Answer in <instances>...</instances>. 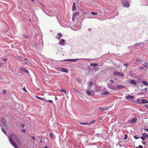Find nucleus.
Wrapping results in <instances>:
<instances>
[{"label":"nucleus","instance_id":"nucleus-1","mask_svg":"<svg viewBox=\"0 0 148 148\" xmlns=\"http://www.w3.org/2000/svg\"><path fill=\"white\" fill-rule=\"evenodd\" d=\"M8 138L10 143L15 148H19L18 145L16 144L14 140L12 139V138L18 143H20V140L18 137L14 133H12L10 136H8Z\"/></svg>","mask_w":148,"mask_h":148},{"label":"nucleus","instance_id":"nucleus-2","mask_svg":"<svg viewBox=\"0 0 148 148\" xmlns=\"http://www.w3.org/2000/svg\"><path fill=\"white\" fill-rule=\"evenodd\" d=\"M122 3L123 5L126 8H128L130 6L128 0H122Z\"/></svg>","mask_w":148,"mask_h":148},{"label":"nucleus","instance_id":"nucleus-3","mask_svg":"<svg viewBox=\"0 0 148 148\" xmlns=\"http://www.w3.org/2000/svg\"><path fill=\"white\" fill-rule=\"evenodd\" d=\"M108 87L110 89L113 90H116V88H115V86H113V85L109 83L107 85Z\"/></svg>","mask_w":148,"mask_h":148},{"label":"nucleus","instance_id":"nucleus-4","mask_svg":"<svg viewBox=\"0 0 148 148\" xmlns=\"http://www.w3.org/2000/svg\"><path fill=\"white\" fill-rule=\"evenodd\" d=\"M80 60H81V59H79ZM79 60V59H65L64 60V61H68L69 62H75L78 60Z\"/></svg>","mask_w":148,"mask_h":148},{"label":"nucleus","instance_id":"nucleus-5","mask_svg":"<svg viewBox=\"0 0 148 148\" xmlns=\"http://www.w3.org/2000/svg\"><path fill=\"white\" fill-rule=\"evenodd\" d=\"M113 73L114 74H115L116 75H119L123 77H124V75L122 73L119 72L114 71L113 72Z\"/></svg>","mask_w":148,"mask_h":148},{"label":"nucleus","instance_id":"nucleus-6","mask_svg":"<svg viewBox=\"0 0 148 148\" xmlns=\"http://www.w3.org/2000/svg\"><path fill=\"white\" fill-rule=\"evenodd\" d=\"M60 71L61 72H64L65 73H68L69 70L66 68H62L61 69Z\"/></svg>","mask_w":148,"mask_h":148},{"label":"nucleus","instance_id":"nucleus-7","mask_svg":"<svg viewBox=\"0 0 148 148\" xmlns=\"http://www.w3.org/2000/svg\"><path fill=\"white\" fill-rule=\"evenodd\" d=\"M125 98L127 99H134V97L133 96L129 95L128 96H125Z\"/></svg>","mask_w":148,"mask_h":148},{"label":"nucleus","instance_id":"nucleus-8","mask_svg":"<svg viewBox=\"0 0 148 148\" xmlns=\"http://www.w3.org/2000/svg\"><path fill=\"white\" fill-rule=\"evenodd\" d=\"M99 109L102 110H106L108 109V107H99Z\"/></svg>","mask_w":148,"mask_h":148},{"label":"nucleus","instance_id":"nucleus-9","mask_svg":"<svg viewBox=\"0 0 148 148\" xmlns=\"http://www.w3.org/2000/svg\"><path fill=\"white\" fill-rule=\"evenodd\" d=\"M137 119L135 118H133L132 119V120H131L130 121H129V122L131 123H134L136 122L137 121Z\"/></svg>","mask_w":148,"mask_h":148},{"label":"nucleus","instance_id":"nucleus-10","mask_svg":"<svg viewBox=\"0 0 148 148\" xmlns=\"http://www.w3.org/2000/svg\"><path fill=\"white\" fill-rule=\"evenodd\" d=\"M86 93L88 95L92 96L93 95V94L89 90H87L86 91Z\"/></svg>","mask_w":148,"mask_h":148},{"label":"nucleus","instance_id":"nucleus-11","mask_svg":"<svg viewBox=\"0 0 148 148\" xmlns=\"http://www.w3.org/2000/svg\"><path fill=\"white\" fill-rule=\"evenodd\" d=\"M130 83L134 85H136V83L134 80H132L130 81Z\"/></svg>","mask_w":148,"mask_h":148},{"label":"nucleus","instance_id":"nucleus-12","mask_svg":"<svg viewBox=\"0 0 148 148\" xmlns=\"http://www.w3.org/2000/svg\"><path fill=\"white\" fill-rule=\"evenodd\" d=\"M65 41V40L64 39H62L61 40L59 41V43L60 45H63V43Z\"/></svg>","mask_w":148,"mask_h":148},{"label":"nucleus","instance_id":"nucleus-13","mask_svg":"<svg viewBox=\"0 0 148 148\" xmlns=\"http://www.w3.org/2000/svg\"><path fill=\"white\" fill-rule=\"evenodd\" d=\"M21 70L24 71L25 73H29V71H28V70L24 68H21Z\"/></svg>","mask_w":148,"mask_h":148},{"label":"nucleus","instance_id":"nucleus-14","mask_svg":"<svg viewBox=\"0 0 148 148\" xmlns=\"http://www.w3.org/2000/svg\"><path fill=\"white\" fill-rule=\"evenodd\" d=\"M1 121L3 124L4 125H5V121L4 118L2 117L1 118Z\"/></svg>","mask_w":148,"mask_h":148},{"label":"nucleus","instance_id":"nucleus-15","mask_svg":"<svg viewBox=\"0 0 148 148\" xmlns=\"http://www.w3.org/2000/svg\"><path fill=\"white\" fill-rule=\"evenodd\" d=\"M142 82L143 85L146 86H148V83L146 81H142Z\"/></svg>","mask_w":148,"mask_h":148},{"label":"nucleus","instance_id":"nucleus-16","mask_svg":"<svg viewBox=\"0 0 148 148\" xmlns=\"http://www.w3.org/2000/svg\"><path fill=\"white\" fill-rule=\"evenodd\" d=\"M79 13L78 12H75L73 13V15L74 16H77L79 14Z\"/></svg>","mask_w":148,"mask_h":148},{"label":"nucleus","instance_id":"nucleus-17","mask_svg":"<svg viewBox=\"0 0 148 148\" xmlns=\"http://www.w3.org/2000/svg\"><path fill=\"white\" fill-rule=\"evenodd\" d=\"M98 64L97 63H91L90 64V65L92 66H97Z\"/></svg>","mask_w":148,"mask_h":148},{"label":"nucleus","instance_id":"nucleus-18","mask_svg":"<svg viewBox=\"0 0 148 148\" xmlns=\"http://www.w3.org/2000/svg\"><path fill=\"white\" fill-rule=\"evenodd\" d=\"M142 101V103H148V101L147 100L145 99H143Z\"/></svg>","mask_w":148,"mask_h":148},{"label":"nucleus","instance_id":"nucleus-19","mask_svg":"<svg viewBox=\"0 0 148 148\" xmlns=\"http://www.w3.org/2000/svg\"><path fill=\"white\" fill-rule=\"evenodd\" d=\"M109 94V92H108L107 91H104L103 92V93L102 94V95H107Z\"/></svg>","mask_w":148,"mask_h":148},{"label":"nucleus","instance_id":"nucleus-20","mask_svg":"<svg viewBox=\"0 0 148 148\" xmlns=\"http://www.w3.org/2000/svg\"><path fill=\"white\" fill-rule=\"evenodd\" d=\"M93 84V83L92 82H90L88 83V85L90 86V87L91 88L92 87V86Z\"/></svg>","mask_w":148,"mask_h":148},{"label":"nucleus","instance_id":"nucleus-21","mask_svg":"<svg viewBox=\"0 0 148 148\" xmlns=\"http://www.w3.org/2000/svg\"><path fill=\"white\" fill-rule=\"evenodd\" d=\"M142 135L143 136H144L145 138H148V135L147 134L143 133L142 134Z\"/></svg>","mask_w":148,"mask_h":148},{"label":"nucleus","instance_id":"nucleus-22","mask_svg":"<svg viewBox=\"0 0 148 148\" xmlns=\"http://www.w3.org/2000/svg\"><path fill=\"white\" fill-rule=\"evenodd\" d=\"M82 125H88L90 124V123H80Z\"/></svg>","mask_w":148,"mask_h":148},{"label":"nucleus","instance_id":"nucleus-23","mask_svg":"<svg viewBox=\"0 0 148 148\" xmlns=\"http://www.w3.org/2000/svg\"><path fill=\"white\" fill-rule=\"evenodd\" d=\"M1 130L6 135H7V132H6V131L2 127H1Z\"/></svg>","mask_w":148,"mask_h":148},{"label":"nucleus","instance_id":"nucleus-24","mask_svg":"<svg viewBox=\"0 0 148 148\" xmlns=\"http://www.w3.org/2000/svg\"><path fill=\"white\" fill-rule=\"evenodd\" d=\"M60 91L62 92H63L65 93L66 94V91L64 89H62L61 90H60Z\"/></svg>","mask_w":148,"mask_h":148},{"label":"nucleus","instance_id":"nucleus-25","mask_svg":"<svg viewBox=\"0 0 148 148\" xmlns=\"http://www.w3.org/2000/svg\"><path fill=\"white\" fill-rule=\"evenodd\" d=\"M143 66L147 68L148 66V63L145 62L143 64Z\"/></svg>","mask_w":148,"mask_h":148},{"label":"nucleus","instance_id":"nucleus-26","mask_svg":"<svg viewBox=\"0 0 148 148\" xmlns=\"http://www.w3.org/2000/svg\"><path fill=\"white\" fill-rule=\"evenodd\" d=\"M143 44V43L142 42H138V43H136L135 44V45H137V46H139Z\"/></svg>","mask_w":148,"mask_h":148},{"label":"nucleus","instance_id":"nucleus-27","mask_svg":"<svg viewBox=\"0 0 148 148\" xmlns=\"http://www.w3.org/2000/svg\"><path fill=\"white\" fill-rule=\"evenodd\" d=\"M136 101L138 104H140L141 103V100L140 99H137Z\"/></svg>","mask_w":148,"mask_h":148},{"label":"nucleus","instance_id":"nucleus-28","mask_svg":"<svg viewBox=\"0 0 148 148\" xmlns=\"http://www.w3.org/2000/svg\"><path fill=\"white\" fill-rule=\"evenodd\" d=\"M123 87V86L122 85H118L117 86V88L119 89H121Z\"/></svg>","mask_w":148,"mask_h":148},{"label":"nucleus","instance_id":"nucleus-29","mask_svg":"<svg viewBox=\"0 0 148 148\" xmlns=\"http://www.w3.org/2000/svg\"><path fill=\"white\" fill-rule=\"evenodd\" d=\"M76 6H75L74 3L73 4V8H72V9L73 10H75V9H76Z\"/></svg>","mask_w":148,"mask_h":148},{"label":"nucleus","instance_id":"nucleus-30","mask_svg":"<svg viewBox=\"0 0 148 148\" xmlns=\"http://www.w3.org/2000/svg\"><path fill=\"white\" fill-rule=\"evenodd\" d=\"M58 35L60 37H62V34L60 33H58Z\"/></svg>","mask_w":148,"mask_h":148},{"label":"nucleus","instance_id":"nucleus-31","mask_svg":"<svg viewBox=\"0 0 148 148\" xmlns=\"http://www.w3.org/2000/svg\"><path fill=\"white\" fill-rule=\"evenodd\" d=\"M23 38H28V36H25V35H23Z\"/></svg>","mask_w":148,"mask_h":148},{"label":"nucleus","instance_id":"nucleus-32","mask_svg":"<svg viewBox=\"0 0 148 148\" xmlns=\"http://www.w3.org/2000/svg\"><path fill=\"white\" fill-rule=\"evenodd\" d=\"M75 16L73 15L72 19L73 21H74V20L75 19Z\"/></svg>","mask_w":148,"mask_h":148},{"label":"nucleus","instance_id":"nucleus-33","mask_svg":"<svg viewBox=\"0 0 148 148\" xmlns=\"http://www.w3.org/2000/svg\"><path fill=\"white\" fill-rule=\"evenodd\" d=\"M127 134H125V137L124 138V140H126L127 138Z\"/></svg>","mask_w":148,"mask_h":148},{"label":"nucleus","instance_id":"nucleus-34","mask_svg":"<svg viewBox=\"0 0 148 148\" xmlns=\"http://www.w3.org/2000/svg\"><path fill=\"white\" fill-rule=\"evenodd\" d=\"M36 98H38L40 100H42L43 99V98L38 96H36Z\"/></svg>","mask_w":148,"mask_h":148},{"label":"nucleus","instance_id":"nucleus-35","mask_svg":"<svg viewBox=\"0 0 148 148\" xmlns=\"http://www.w3.org/2000/svg\"><path fill=\"white\" fill-rule=\"evenodd\" d=\"M49 136L51 137H53V134L51 133L50 134H49Z\"/></svg>","mask_w":148,"mask_h":148},{"label":"nucleus","instance_id":"nucleus-36","mask_svg":"<svg viewBox=\"0 0 148 148\" xmlns=\"http://www.w3.org/2000/svg\"><path fill=\"white\" fill-rule=\"evenodd\" d=\"M91 14L92 15H97V13L94 12H92L91 13Z\"/></svg>","mask_w":148,"mask_h":148},{"label":"nucleus","instance_id":"nucleus-37","mask_svg":"<svg viewBox=\"0 0 148 148\" xmlns=\"http://www.w3.org/2000/svg\"><path fill=\"white\" fill-rule=\"evenodd\" d=\"M141 139H142L143 140H145V137L143 136H141L140 137Z\"/></svg>","mask_w":148,"mask_h":148},{"label":"nucleus","instance_id":"nucleus-38","mask_svg":"<svg viewBox=\"0 0 148 148\" xmlns=\"http://www.w3.org/2000/svg\"><path fill=\"white\" fill-rule=\"evenodd\" d=\"M134 137L136 139H138L139 138V137H138V136H134Z\"/></svg>","mask_w":148,"mask_h":148},{"label":"nucleus","instance_id":"nucleus-39","mask_svg":"<svg viewBox=\"0 0 148 148\" xmlns=\"http://www.w3.org/2000/svg\"><path fill=\"white\" fill-rule=\"evenodd\" d=\"M110 82H111V84L113 83H114V81L113 80L111 79L110 80Z\"/></svg>","mask_w":148,"mask_h":148},{"label":"nucleus","instance_id":"nucleus-40","mask_svg":"<svg viewBox=\"0 0 148 148\" xmlns=\"http://www.w3.org/2000/svg\"><path fill=\"white\" fill-rule=\"evenodd\" d=\"M23 89L25 92H27V91L26 90L25 88V87H23Z\"/></svg>","mask_w":148,"mask_h":148},{"label":"nucleus","instance_id":"nucleus-41","mask_svg":"<svg viewBox=\"0 0 148 148\" xmlns=\"http://www.w3.org/2000/svg\"><path fill=\"white\" fill-rule=\"evenodd\" d=\"M25 126V125L24 124H21V127H24Z\"/></svg>","mask_w":148,"mask_h":148},{"label":"nucleus","instance_id":"nucleus-42","mask_svg":"<svg viewBox=\"0 0 148 148\" xmlns=\"http://www.w3.org/2000/svg\"><path fill=\"white\" fill-rule=\"evenodd\" d=\"M22 132L23 133H25V130L24 129H23L22 130Z\"/></svg>","mask_w":148,"mask_h":148},{"label":"nucleus","instance_id":"nucleus-43","mask_svg":"<svg viewBox=\"0 0 148 148\" xmlns=\"http://www.w3.org/2000/svg\"><path fill=\"white\" fill-rule=\"evenodd\" d=\"M128 63H126L124 64V66H126L127 65H128Z\"/></svg>","mask_w":148,"mask_h":148},{"label":"nucleus","instance_id":"nucleus-44","mask_svg":"<svg viewBox=\"0 0 148 148\" xmlns=\"http://www.w3.org/2000/svg\"><path fill=\"white\" fill-rule=\"evenodd\" d=\"M83 59H84V60H89V61H91V59H88V58H86V59H85V58H83Z\"/></svg>","mask_w":148,"mask_h":148},{"label":"nucleus","instance_id":"nucleus-45","mask_svg":"<svg viewBox=\"0 0 148 148\" xmlns=\"http://www.w3.org/2000/svg\"><path fill=\"white\" fill-rule=\"evenodd\" d=\"M6 92V91L5 90H4L3 91L2 93L3 94H4Z\"/></svg>","mask_w":148,"mask_h":148},{"label":"nucleus","instance_id":"nucleus-46","mask_svg":"<svg viewBox=\"0 0 148 148\" xmlns=\"http://www.w3.org/2000/svg\"><path fill=\"white\" fill-rule=\"evenodd\" d=\"M138 147V148H143V147L141 145H140Z\"/></svg>","mask_w":148,"mask_h":148},{"label":"nucleus","instance_id":"nucleus-47","mask_svg":"<svg viewBox=\"0 0 148 148\" xmlns=\"http://www.w3.org/2000/svg\"><path fill=\"white\" fill-rule=\"evenodd\" d=\"M25 60L27 62H28V58H25Z\"/></svg>","mask_w":148,"mask_h":148},{"label":"nucleus","instance_id":"nucleus-48","mask_svg":"<svg viewBox=\"0 0 148 148\" xmlns=\"http://www.w3.org/2000/svg\"><path fill=\"white\" fill-rule=\"evenodd\" d=\"M48 101L50 103H52L53 102V101L52 100H49Z\"/></svg>","mask_w":148,"mask_h":148},{"label":"nucleus","instance_id":"nucleus-49","mask_svg":"<svg viewBox=\"0 0 148 148\" xmlns=\"http://www.w3.org/2000/svg\"><path fill=\"white\" fill-rule=\"evenodd\" d=\"M23 64L24 65H25L26 64H27V63L26 62H24L23 63Z\"/></svg>","mask_w":148,"mask_h":148},{"label":"nucleus","instance_id":"nucleus-50","mask_svg":"<svg viewBox=\"0 0 148 148\" xmlns=\"http://www.w3.org/2000/svg\"><path fill=\"white\" fill-rule=\"evenodd\" d=\"M32 139H33V140H34V139H35V138H34V136H32Z\"/></svg>","mask_w":148,"mask_h":148},{"label":"nucleus","instance_id":"nucleus-51","mask_svg":"<svg viewBox=\"0 0 148 148\" xmlns=\"http://www.w3.org/2000/svg\"><path fill=\"white\" fill-rule=\"evenodd\" d=\"M147 88H145V89H143V90L146 91L147 90Z\"/></svg>","mask_w":148,"mask_h":148},{"label":"nucleus","instance_id":"nucleus-52","mask_svg":"<svg viewBox=\"0 0 148 148\" xmlns=\"http://www.w3.org/2000/svg\"><path fill=\"white\" fill-rule=\"evenodd\" d=\"M143 143L145 145L146 144V142H145V141H144V142H143Z\"/></svg>","mask_w":148,"mask_h":148},{"label":"nucleus","instance_id":"nucleus-53","mask_svg":"<svg viewBox=\"0 0 148 148\" xmlns=\"http://www.w3.org/2000/svg\"><path fill=\"white\" fill-rule=\"evenodd\" d=\"M88 31H91V29L90 28H89L88 29Z\"/></svg>","mask_w":148,"mask_h":148},{"label":"nucleus","instance_id":"nucleus-54","mask_svg":"<svg viewBox=\"0 0 148 148\" xmlns=\"http://www.w3.org/2000/svg\"><path fill=\"white\" fill-rule=\"evenodd\" d=\"M145 130H146V131L148 132V129H145Z\"/></svg>","mask_w":148,"mask_h":148},{"label":"nucleus","instance_id":"nucleus-55","mask_svg":"<svg viewBox=\"0 0 148 148\" xmlns=\"http://www.w3.org/2000/svg\"><path fill=\"white\" fill-rule=\"evenodd\" d=\"M2 65V64L1 63H0V67L1 66V65Z\"/></svg>","mask_w":148,"mask_h":148},{"label":"nucleus","instance_id":"nucleus-56","mask_svg":"<svg viewBox=\"0 0 148 148\" xmlns=\"http://www.w3.org/2000/svg\"><path fill=\"white\" fill-rule=\"evenodd\" d=\"M55 98L56 100H57L58 99H57V97H55Z\"/></svg>","mask_w":148,"mask_h":148},{"label":"nucleus","instance_id":"nucleus-57","mask_svg":"<svg viewBox=\"0 0 148 148\" xmlns=\"http://www.w3.org/2000/svg\"><path fill=\"white\" fill-rule=\"evenodd\" d=\"M32 2H33L34 1V0H31Z\"/></svg>","mask_w":148,"mask_h":148},{"label":"nucleus","instance_id":"nucleus-58","mask_svg":"<svg viewBox=\"0 0 148 148\" xmlns=\"http://www.w3.org/2000/svg\"><path fill=\"white\" fill-rule=\"evenodd\" d=\"M140 69H143V67H141Z\"/></svg>","mask_w":148,"mask_h":148},{"label":"nucleus","instance_id":"nucleus-59","mask_svg":"<svg viewBox=\"0 0 148 148\" xmlns=\"http://www.w3.org/2000/svg\"><path fill=\"white\" fill-rule=\"evenodd\" d=\"M4 60L5 61H6V58H5L4 59Z\"/></svg>","mask_w":148,"mask_h":148},{"label":"nucleus","instance_id":"nucleus-60","mask_svg":"<svg viewBox=\"0 0 148 148\" xmlns=\"http://www.w3.org/2000/svg\"><path fill=\"white\" fill-rule=\"evenodd\" d=\"M145 106H147V108H148V107H147V106H148V105H145Z\"/></svg>","mask_w":148,"mask_h":148},{"label":"nucleus","instance_id":"nucleus-61","mask_svg":"<svg viewBox=\"0 0 148 148\" xmlns=\"http://www.w3.org/2000/svg\"><path fill=\"white\" fill-rule=\"evenodd\" d=\"M134 64H136V63H137V62H134Z\"/></svg>","mask_w":148,"mask_h":148},{"label":"nucleus","instance_id":"nucleus-62","mask_svg":"<svg viewBox=\"0 0 148 148\" xmlns=\"http://www.w3.org/2000/svg\"><path fill=\"white\" fill-rule=\"evenodd\" d=\"M45 148H48L47 147V146H45Z\"/></svg>","mask_w":148,"mask_h":148},{"label":"nucleus","instance_id":"nucleus-63","mask_svg":"<svg viewBox=\"0 0 148 148\" xmlns=\"http://www.w3.org/2000/svg\"><path fill=\"white\" fill-rule=\"evenodd\" d=\"M1 77L0 76V79H1Z\"/></svg>","mask_w":148,"mask_h":148},{"label":"nucleus","instance_id":"nucleus-64","mask_svg":"<svg viewBox=\"0 0 148 148\" xmlns=\"http://www.w3.org/2000/svg\"><path fill=\"white\" fill-rule=\"evenodd\" d=\"M135 148H138V147H136Z\"/></svg>","mask_w":148,"mask_h":148}]
</instances>
